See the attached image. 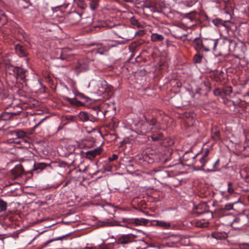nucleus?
Masks as SVG:
<instances>
[{"label": "nucleus", "instance_id": "f257e3e1", "mask_svg": "<svg viewBox=\"0 0 249 249\" xmlns=\"http://www.w3.org/2000/svg\"><path fill=\"white\" fill-rule=\"evenodd\" d=\"M89 87L92 90L94 93L98 95H101L109 91L107 82L103 79L91 80L89 83Z\"/></svg>", "mask_w": 249, "mask_h": 249}, {"label": "nucleus", "instance_id": "f03ea898", "mask_svg": "<svg viewBox=\"0 0 249 249\" xmlns=\"http://www.w3.org/2000/svg\"><path fill=\"white\" fill-rule=\"evenodd\" d=\"M145 121L142 124L141 126V132L142 134L151 132L153 129L163 128L155 119L149 120L145 118Z\"/></svg>", "mask_w": 249, "mask_h": 249}, {"label": "nucleus", "instance_id": "7ed1b4c3", "mask_svg": "<svg viewBox=\"0 0 249 249\" xmlns=\"http://www.w3.org/2000/svg\"><path fill=\"white\" fill-rule=\"evenodd\" d=\"M6 70L10 74H13L17 79H20L23 81L25 80V72L26 70L19 67H14L10 64L5 65Z\"/></svg>", "mask_w": 249, "mask_h": 249}, {"label": "nucleus", "instance_id": "20e7f679", "mask_svg": "<svg viewBox=\"0 0 249 249\" xmlns=\"http://www.w3.org/2000/svg\"><path fill=\"white\" fill-rule=\"evenodd\" d=\"M194 48L197 53L208 52L203 39L196 37L194 40Z\"/></svg>", "mask_w": 249, "mask_h": 249}, {"label": "nucleus", "instance_id": "39448f33", "mask_svg": "<svg viewBox=\"0 0 249 249\" xmlns=\"http://www.w3.org/2000/svg\"><path fill=\"white\" fill-rule=\"evenodd\" d=\"M123 221L127 224H132L134 226H145L148 224L149 221L148 219L143 218H131L124 220Z\"/></svg>", "mask_w": 249, "mask_h": 249}, {"label": "nucleus", "instance_id": "423d86ee", "mask_svg": "<svg viewBox=\"0 0 249 249\" xmlns=\"http://www.w3.org/2000/svg\"><path fill=\"white\" fill-rule=\"evenodd\" d=\"M89 69L88 61L81 60L79 61L74 67V70L78 74L80 72H85Z\"/></svg>", "mask_w": 249, "mask_h": 249}, {"label": "nucleus", "instance_id": "0eeeda50", "mask_svg": "<svg viewBox=\"0 0 249 249\" xmlns=\"http://www.w3.org/2000/svg\"><path fill=\"white\" fill-rule=\"evenodd\" d=\"M136 236L132 234H123L118 237L116 240L118 244H126L132 242Z\"/></svg>", "mask_w": 249, "mask_h": 249}, {"label": "nucleus", "instance_id": "6e6552de", "mask_svg": "<svg viewBox=\"0 0 249 249\" xmlns=\"http://www.w3.org/2000/svg\"><path fill=\"white\" fill-rule=\"evenodd\" d=\"M105 109H102L100 106H97L93 108L91 111V115L94 118L101 119L105 117V113L107 112Z\"/></svg>", "mask_w": 249, "mask_h": 249}, {"label": "nucleus", "instance_id": "1a4fd4ad", "mask_svg": "<svg viewBox=\"0 0 249 249\" xmlns=\"http://www.w3.org/2000/svg\"><path fill=\"white\" fill-rule=\"evenodd\" d=\"M203 40L208 52L211 50H215L219 41V39L204 38Z\"/></svg>", "mask_w": 249, "mask_h": 249}, {"label": "nucleus", "instance_id": "9d476101", "mask_svg": "<svg viewBox=\"0 0 249 249\" xmlns=\"http://www.w3.org/2000/svg\"><path fill=\"white\" fill-rule=\"evenodd\" d=\"M154 225L165 230L173 229L174 226L170 222L165 221L161 220H154Z\"/></svg>", "mask_w": 249, "mask_h": 249}, {"label": "nucleus", "instance_id": "9b49d317", "mask_svg": "<svg viewBox=\"0 0 249 249\" xmlns=\"http://www.w3.org/2000/svg\"><path fill=\"white\" fill-rule=\"evenodd\" d=\"M68 52L69 50L67 49H57L55 51L56 55L54 56V58L62 60H67L69 55Z\"/></svg>", "mask_w": 249, "mask_h": 249}, {"label": "nucleus", "instance_id": "f8f14e48", "mask_svg": "<svg viewBox=\"0 0 249 249\" xmlns=\"http://www.w3.org/2000/svg\"><path fill=\"white\" fill-rule=\"evenodd\" d=\"M102 151V146H100L96 148L87 151L85 153V155L87 158L91 160L97 155L101 154Z\"/></svg>", "mask_w": 249, "mask_h": 249}, {"label": "nucleus", "instance_id": "ddd939ff", "mask_svg": "<svg viewBox=\"0 0 249 249\" xmlns=\"http://www.w3.org/2000/svg\"><path fill=\"white\" fill-rule=\"evenodd\" d=\"M126 31V34H124L122 36L118 35V37L121 38H123L124 39V40L123 41H115L116 44H113L114 45H116L117 46V45H121V44H124L127 43L128 41L131 40L132 39L134 36H136V34L134 35L132 34H129L127 31Z\"/></svg>", "mask_w": 249, "mask_h": 249}, {"label": "nucleus", "instance_id": "4468645a", "mask_svg": "<svg viewBox=\"0 0 249 249\" xmlns=\"http://www.w3.org/2000/svg\"><path fill=\"white\" fill-rule=\"evenodd\" d=\"M209 160V158H205L201 156L198 161H196L195 163H198L199 165L195 168V170L196 171H204L205 172L206 169H204V167H206Z\"/></svg>", "mask_w": 249, "mask_h": 249}, {"label": "nucleus", "instance_id": "2eb2a0df", "mask_svg": "<svg viewBox=\"0 0 249 249\" xmlns=\"http://www.w3.org/2000/svg\"><path fill=\"white\" fill-rule=\"evenodd\" d=\"M116 47V45L107 44V45L100 44L97 45L96 52L100 54H106L111 47Z\"/></svg>", "mask_w": 249, "mask_h": 249}, {"label": "nucleus", "instance_id": "dca6fc26", "mask_svg": "<svg viewBox=\"0 0 249 249\" xmlns=\"http://www.w3.org/2000/svg\"><path fill=\"white\" fill-rule=\"evenodd\" d=\"M16 101H13L11 103L9 104L7 107V108L13 107L15 111H11V113L13 115H17L19 114L22 111V108L20 106L16 103Z\"/></svg>", "mask_w": 249, "mask_h": 249}, {"label": "nucleus", "instance_id": "f3484780", "mask_svg": "<svg viewBox=\"0 0 249 249\" xmlns=\"http://www.w3.org/2000/svg\"><path fill=\"white\" fill-rule=\"evenodd\" d=\"M13 115L11 112H4L0 115V129L4 125V121L9 120Z\"/></svg>", "mask_w": 249, "mask_h": 249}, {"label": "nucleus", "instance_id": "a211bd4d", "mask_svg": "<svg viewBox=\"0 0 249 249\" xmlns=\"http://www.w3.org/2000/svg\"><path fill=\"white\" fill-rule=\"evenodd\" d=\"M209 212L208 209L205 204H200L196 206V211L194 213H196L198 215L203 214Z\"/></svg>", "mask_w": 249, "mask_h": 249}, {"label": "nucleus", "instance_id": "6ab92c4d", "mask_svg": "<svg viewBox=\"0 0 249 249\" xmlns=\"http://www.w3.org/2000/svg\"><path fill=\"white\" fill-rule=\"evenodd\" d=\"M163 238L170 239V240L174 243L178 242L180 239V238L178 235L172 234L171 232L164 233Z\"/></svg>", "mask_w": 249, "mask_h": 249}, {"label": "nucleus", "instance_id": "aec40b11", "mask_svg": "<svg viewBox=\"0 0 249 249\" xmlns=\"http://www.w3.org/2000/svg\"><path fill=\"white\" fill-rule=\"evenodd\" d=\"M81 16L78 13L73 12L69 16L70 20L72 24L78 22L81 20Z\"/></svg>", "mask_w": 249, "mask_h": 249}, {"label": "nucleus", "instance_id": "412c9836", "mask_svg": "<svg viewBox=\"0 0 249 249\" xmlns=\"http://www.w3.org/2000/svg\"><path fill=\"white\" fill-rule=\"evenodd\" d=\"M16 53L20 57H23L27 55V52L25 48L19 44H17L15 46Z\"/></svg>", "mask_w": 249, "mask_h": 249}, {"label": "nucleus", "instance_id": "4be33fe9", "mask_svg": "<svg viewBox=\"0 0 249 249\" xmlns=\"http://www.w3.org/2000/svg\"><path fill=\"white\" fill-rule=\"evenodd\" d=\"M186 118H184L185 123L189 126H193L195 123V118L193 116H191L190 114L186 113L185 115Z\"/></svg>", "mask_w": 249, "mask_h": 249}, {"label": "nucleus", "instance_id": "5701e85b", "mask_svg": "<svg viewBox=\"0 0 249 249\" xmlns=\"http://www.w3.org/2000/svg\"><path fill=\"white\" fill-rule=\"evenodd\" d=\"M13 135H15L18 138L23 139L25 142H27V134L22 130H17L13 132Z\"/></svg>", "mask_w": 249, "mask_h": 249}, {"label": "nucleus", "instance_id": "b1692460", "mask_svg": "<svg viewBox=\"0 0 249 249\" xmlns=\"http://www.w3.org/2000/svg\"><path fill=\"white\" fill-rule=\"evenodd\" d=\"M219 165V159H217L212 166L208 165L206 169V172H214L217 171V168Z\"/></svg>", "mask_w": 249, "mask_h": 249}, {"label": "nucleus", "instance_id": "393cba45", "mask_svg": "<svg viewBox=\"0 0 249 249\" xmlns=\"http://www.w3.org/2000/svg\"><path fill=\"white\" fill-rule=\"evenodd\" d=\"M212 236L217 240H222L225 239L227 235L225 232L216 231L212 233Z\"/></svg>", "mask_w": 249, "mask_h": 249}, {"label": "nucleus", "instance_id": "a878e982", "mask_svg": "<svg viewBox=\"0 0 249 249\" xmlns=\"http://www.w3.org/2000/svg\"><path fill=\"white\" fill-rule=\"evenodd\" d=\"M151 40L152 42L162 41L164 40V36L157 33H153L151 36Z\"/></svg>", "mask_w": 249, "mask_h": 249}, {"label": "nucleus", "instance_id": "bb28decb", "mask_svg": "<svg viewBox=\"0 0 249 249\" xmlns=\"http://www.w3.org/2000/svg\"><path fill=\"white\" fill-rule=\"evenodd\" d=\"M68 236V235H63V236H60V237H57V238H53V239H50L46 242H45L42 245H41V247L42 248H46L47 245L51 243V242H53V241H57V240H62L63 239H64L67 236Z\"/></svg>", "mask_w": 249, "mask_h": 249}, {"label": "nucleus", "instance_id": "cd10ccee", "mask_svg": "<svg viewBox=\"0 0 249 249\" xmlns=\"http://www.w3.org/2000/svg\"><path fill=\"white\" fill-rule=\"evenodd\" d=\"M47 166L48 164L44 162L36 163H35L34 165V169L36 171H41L45 169Z\"/></svg>", "mask_w": 249, "mask_h": 249}, {"label": "nucleus", "instance_id": "c85d7f7f", "mask_svg": "<svg viewBox=\"0 0 249 249\" xmlns=\"http://www.w3.org/2000/svg\"><path fill=\"white\" fill-rule=\"evenodd\" d=\"M73 2L74 4L81 9H85L87 6V4L85 2V0H73Z\"/></svg>", "mask_w": 249, "mask_h": 249}, {"label": "nucleus", "instance_id": "c756f323", "mask_svg": "<svg viewBox=\"0 0 249 249\" xmlns=\"http://www.w3.org/2000/svg\"><path fill=\"white\" fill-rule=\"evenodd\" d=\"M151 138L153 141H159L163 139V135L161 133H158L152 134L151 136Z\"/></svg>", "mask_w": 249, "mask_h": 249}, {"label": "nucleus", "instance_id": "7c9ffc66", "mask_svg": "<svg viewBox=\"0 0 249 249\" xmlns=\"http://www.w3.org/2000/svg\"><path fill=\"white\" fill-rule=\"evenodd\" d=\"M79 118L83 121H87L89 120V114L85 112H80L78 115Z\"/></svg>", "mask_w": 249, "mask_h": 249}, {"label": "nucleus", "instance_id": "2f4dec72", "mask_svg": "<svg viewBox=\"0 0 249 249\" xmlns=\"http://www.w3.org/2000/svg\"><path fill=\"white\" fill-rule=\"evenodd\" d=\"M196 226L200 228L207 227L208 225V222L203 220L196 221L195 223Z\"/></svg>", "mask_w": 249, "mask_h": 249}, {"label": "nucleus", "instance_id": "473e14b6", "mask_svg": "<svg viewBox=\"0 0 249 249\" xmlns=\"http://www.w3.org/2000/svg\"><path fill=\"white\" fill-rule=\"evenodd\" d=\"M99 0H91L89 3L90 8L92 10H95L99 5Z\"/></svg>", "mask_w": 249, "mask_h": 249}, {"label": "nucleus", "instance_id": "72a5a7b5", "mask_svg": "<svg viewBox=\"0 0 249 249\" xmlns=\"http://www.w3.org/2000/svg\"><path fill=\"white\" fill-rule=\"evenodd\" d=\"M7 207V203L3 199L0 198V211L1 212L6 211Z\"/></svg>", "mask_w": 249, "mask_h": 249}, {"label": "nucleus", "instance_id": "f704fd0d", "mask_svg": "<svg viewBox=\"0 0 249 249\" xmlns=\"http://www.w3.org/2000/svg\"><path fill=\"white\" fill-rule=\"evenodd\" d=\"M198 53L196 54H195L194 56V60L196 63H200L202 62V59L203 58V55L199 53Z\"/></svg>", "mask_w": 249, "mask_h": 249}, {"label": "nucleus", "instance_id": "c9c22d12", "mask_svg": "<svg viewBox=\"0 0 249 249\" xmlns=\"http://www.w3.org/2000/svg\"><path fill=\"white\" fill-rule=\"evenodd\" d=\"M227 192L230 195H232L234 193V189L233 184L231 182L228 183Z\"/></svg>", "mask_w": 249, "mask_h": 249}, {"label": "nucleus", "instance_id": "e433bc0d", "mask_svg": "<svg viewBox=\"0 0 249 249\" xmlns=\"http://www.w3.org/2000/svg\"><path fill=\"white\" fill-rule=\"evenodd\" d=\"M226 95H230L232 92V89L231 86L225 87L222 91Z\"/></svg>", "mask_w": 249, "mask_h": 249}, {"label": "nucleus", "instance_id": "4c0bfd02", "mask_svg": "<svg viewBox=\"0 0 249 249\" xmlns=\"http://www.w3.org/2000/svg\"><path fill=\"white\" fill-rule=\"evenodd\" d=\"M91 169V167L89 166H88L85 167L83 169H80L79 171L83 173H87L89 174H95L96 173H92Z\"/></svg>", "mask_w": 249, "mask_h": 249}, {"label": "nucleus", "instance_id": "58836bf2", "mask_svg": "<svg viewBox=\"0 0 249 249\" xmlns=\"http://www.w3.org/2000/svg\"><path fill=\"white\" fill-rule=\"evenodd\" d=\"M213 24L217 27H220L221 24L224 23L223 21L219 18H216L213 21Z\"/></svg>", "mask_w": 249, "mask_h": 249}, {"label": "nucleus", "instance_id": "ea45409f", "mask_svg": "<svg viewBox=\"0 0 249 249\" xmlns=\"http://www.w3.org/2000/svg\"><path fill=\"white\" fill-rule=\"evenodd\" d=\"M212 138L215 140L217 141L220 139V132L218 131H215L212 133Z\"/></svg>", "mask_w": 249, "mask_h": 249}, {"label": "nucleus", "instance_id": "a19ab883", "mask_svg": "<svg viewBox=\"0 0 249 249\" xmlns=\"http://www.w3.org/2000/svg\"><path fill=\"white\" fill-rule=\"evenodd\" d=\"M234 203H228L224 205V207L223 208L224 209L226 210H231L233 209Z\"/></svg>", "mask_w": 249, "mask_h": 249}, {"label": "nucleus", "instance_id": "79ce46f5", "mask_svg": "<svg viewBox=\"0 0 249 249\" xmlns=\"http://www.w3.org/2000/svg\"><path fill=\"white\" fill-rule=\"evenodd\" d=\"M130 21L132 24L136 25L137 27H139L140 25V23L138 22V20L134 17L131 18Z\"/></svg>", "mask_w": 249, "mask_h": 249}, {"label": "nucleus", "instance_id": "37998d69", "mask_svg": "<svg viewBox=\"0 0 249 249\" xmlns=\"http://www.w3.org/2000/svg\"><path fill=\"white\" fill-rule=\"evenodd\" d=\"M118 158V156L116 154H113L111 157H108V160L109 161H112L116 160Z\"/></svg>", "mask_w": 249, "mask_h": 249}, {"label": "nucleus", "instance_id": "c03bdc74", "mask_svg": "<svg viewBox=\"0 0 249 249\" xmlns=\"http://www.w3.org/2000/svg\"><path fill=\"white\" fill-rule=\"evenodd\" d=\"M103 223H104V225L107 226H114L116 225L115 224V223L112 221H110V222H108L107 221H104Z\"/></svg>", "mask_w": 249, "mask_h": 249}, {"label": "nucleus", "instance_id": "a18cd8bd", "mask_svg": "<svg viewBox=\"0 0 249 249\" xmlns=\"http://www.w3.org/2000/svg\"><path fill=\"white\" fill-rule=\"evenodd\" d=\"M223 92L219 89H216L214 90V94L215 95H222Z\"/></svg>", "mask_w": 249, "mask_h": 249}, {"label": "nucleus", "instance_id": "49530a36", "mask_svg": "<svg viewBox=\"0 0 249 249\" xmlns=\"http://www.w3.org/2000/svg\"><path fill=\"white\" fill-rule=\"evenodd\" d=\"M209 152H210L209 149L207 148L206 149V150L205 151V152L202 154V157H204L205 158H209L208 155L209 154Z\"/></svg>", "mask_w": 249, "mask_h": 249}, {"label": "nucleus", "instance_id": "de8ad7c7", "mask_svg": "<svg viewBox=\"0 0 249 249\" xmlns=\"http://www.w3.org/2000/svg\"><path fill=\"white\" fill-rule=\"evenodd\" d=\"M192 153L191 152H186L184 155L183 156V159L184 160H188V155H190V154H191Z\"/></svg>", "mask_w": 249, "mask_h": 249}, {"label": "nucleus", "instance_id": "09e8293b", "mask_svg": "<svg viewBox=\"0 0 249 249\" xmlns=\"http://www.w3.org/2000/svg\"><path fill=\"white\" fill-rule=\"evenodd\" d=\"M224 23L221 24V26H223L225 28L226 30L228 32L230 27L227 25V21H223Z\"/></svg>", "mask_w": 249, "mask_h": 249}, {"label": "nucleus", "instance_id": "8fccbe9b", "mask_svg": "<svg viewBox=\"0 0 249 249\" xmlns=\"http://www.w3.org/2000/svg\"><path fill=\"white\" fill-rule=\"evenodd\" d=\"M45 119V118H43L41 120H40L35 126L34 128H36L37 127V126L41 124V123Z\"/></svg>", "mask_w": 249, "mask_h": 249}, {"label": "nucleus", "instance_id": "3c124183", "mask_svg": "<svg viewBox=\"0 0 249 249\" xmlns=\"http://www.w3.org/2000/svg\"><path fill=\"white\" fill-rule=\"evenodd\" d=\"M67 120L73 121L74 120V117L71 115H69L66 117V118Z\"/></svg>", "mask_w": 249, "mask_h": 249}, {"label": "nucleus", "instance_id": "603ef678", "mask_svg": "<svg viewBox=\"0 0 249 249\" xmlns=\"http://www.w3.org/2000/svg\"><path fill=\"white\" fill-rule=\"evenodd\" d=\"M222 196H223V197L225 199H226V200H228L229 198V196L228 195H226L225 194V193L224 192H222Z\"/></svg>", "mask_w": 249, "mask_h": 249}, {"label": "nucleus", "instance_id": "864d4df0", "mask_svg": "<svg viewBox=\"0 0 249 249\" xmlns=\"http://www.w3.org/2000/svg\"><path fill=\"white\" fill-rule=\"evenodd\" d=\"M244 96H249V89H248V91L246 93Z\"/></svg>", "mask_w": 249, "mask_h": 249}, {"label": "nucleus", "instance_id": "5fc2aeb1", "mask_svg": "<svg viewBox=\"0 0 249 249\" xmlns=\"http://www.w3.org/2000/svg\"><path fill=\"white\" fill-rule=\"evenodd\" d=\"M85 248L86 249H94V248L93 247H92V246H90V247H88L87 246Z\"/></svg>", "mask_w": 249, "mask_h": 249}, {"label": "nucleus", "instance_id": "6e6d98bb", "mask_svg": "<svg viewBox=\"0 0 249 249\" xmlns=\"http://www.w3.org/2000/svg\"><path fill=\"white\" fill-rule=\"evenodd\" d=\"M173 140H171L169 142V145H172L173 144Z\"/></svg>", "mask_w": 249, "mask_h": 249}, {"label": "nucleus", "instance_id": "4d7b16f0", "mask_svg": "<svg viewBox=\"0 0 249 249\" xmlns=\"http://www.w3.org/2000/svg\"><path fill=\"white\" fill-rule=\"evenodd\" d=\"M18 169L21 170V167H17V168L15 169V172H16L17 170H18Z\"/></svg>", "mask_w": 249, "mask_h": 249}, {"label": "nucleus", "instance_id": "13d9d810", "mask_svg": "<svg viewBox=\"0 0 249 249\" xmlns=\"http://www.w3.org/2000/svg\"><path fill=\"white\" fill-rule=\"evenodd\" d=\"M66 100H67L69 102H70V101L71 100V99H70V98H69L68 97H66Z\"/></svg>", "mask_w": 249, "mask_h": 249}, {"label": "nucleus", "instance_id": "bf43d9fd", "mask_svg": "<svg viewBox=\"0 0 249 249\" xmlns=\"http://www.w3.org/2000/svg\"><path fill=\"white\" fill-rule=\"evenodd\" d=\"M198 155V154H196V155L194 156H192V158H193V159H195L196 157Z\"/></svg>", "mask_w": 249, "mask_h": 249}, {"label": "nucleus", "instance_id": "052dcab7", "mask_svg": "<svg viewBox=\"0 0 249 249\" xmlns=\"http://www.w3.org/2000/svg\"><path fill=\"white\" fill-rule=\"evenodd\" d=\"M112 108L115 109V107L113 104H112Z\"/></svg>", "mask_w": 249, "mask_h": 249}, {"label": "nucleus", "instance_id": "680f3d73", "mask_svg": "<svg viewBox=\"0 0 249 249\" xmlns=\"http://www.w3.org/2000/svg\"><path fill=\"white\" fill-rule=\"evenodd\" d=\"M233 220H232V222H231V223H230L229 224H232V223H233Z\"/></svg>", "mask_w": 249, "mask_h": 249}, {"label": "nucleus", "instance_id": "e2e57ef3", "mask_svg": "<svg viewBox=\"0 0 249 249\" xmlns=\"http://www.w3.org/2000/svg\"><path fill=\"white\" fill-rule=\"evenodd\" d=\"M141 32L143 34V31H142Z\"/></svg>", "mask_w": 249, "mask_h": 249}]
</instances>
